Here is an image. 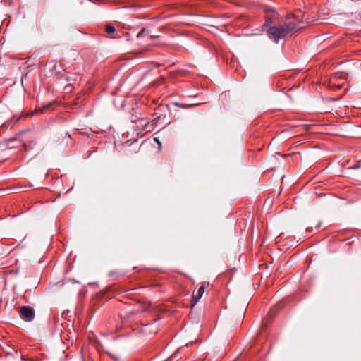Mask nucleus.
I'll return each mask as SVG.
<instances>
[{
    "mask_svg": "<svg viewBox=\"0 0 361 361\" xmlns=\"http://www.w3.org/2000/svg\"><path fill=\"white\" fill-rule=\"evenodd\" d=\"M267 35L269 39L275 43H278L280 39H283L286 35L282 25L270 27L267 30Z\"/></svg>",
    "mask_w": 361,
    "mask_h": 361,
    "instance_id": "obj_1",
    "label": "nucleus"
},
{
    "mask_svg": "<svg viewBox=\"0 0 361 361\" xmlns=\"http://www.w3.org/2000/svg\"><path fill=\"white\" fill-rule=\"evenodd\" d=\"M303 17V14H297L294 15V21H289L288 23H286L284 25H282V27L283 30L285 31V33L287 35L292 33L293 32L298 31L300 30L302 27L300 25V18Z\"/></svg>",
    "mask_w": 361,
    "mask_h": 361,
    "instance_id": "obj_2",
    "label": "nucleus"
},
{
    "mask_svg": "<svg viewBox=\"0 0 361 361\" xmlns=\"http://www.w3.org/2000/svg\"><path fill=\"white\" fill-rule=\"evenodd\" d=\"M18 312L20 318L25 322H32L35 317V310L30 306L20 307Z\"/></svg>",
    "mask_w": 361,
    "mask_h": 361,
    "instance_id": "obj_3",
    "label": "nucleus"
},
{
    "mask_svg": "<svg viewBox=\"0 0 361 361\" xmlns=\"http://www.w3.org/2000/svg\"><path fill=\"white\" fill-rule=\"evenodd\" d=\"M204 290H205V286H201L198 288L197 292H193V293H192V306H194L199 301V300L202 298Z\"/></svg>",
    "mask_w": 361,
    "mask_h": 361,
    "instance_id": "obj_4",
    "label": "nucleus"
},
{
    "mask_svg": "<svg viewBox=\"0 0 361 361\" xmlns=\"http://www.w3.org/2000/svg\"><path fill=\"white\" fill-rule=\"evenodd\" d=\"M105 31L108 34H112L115 32V27L111 25H106L105 26Z\"/></svg>",
    "mask_w": 361,
    "mask_h": 361,
    "instance_id": "obj_5",
    "label": "nucleus"
},
{
    "mask_svg": "<svg viewBox=\"0 0 361 361\" xmlns=\"http://www.w3.org/2000/svg\"><path fill=\"white\" fill-rule=\"evenodd\" d=\"M174 105H175L176 106L179 107V108L185 109V108H187V107H188V106H195V105H197V104H194L187 105V104H184L179 103V102H175V103H174Z\"/></svg>",
    "mask_w": 361,
    "mask_h": 361,
    "instance_id": "obj_6",
    "label": "nucleus"
},
{
    "mask_svg": "<svg viewBox=\"0 0 361 361\" xmlns=\"http://www.w3.org/2000/svg\"><path fill=\"white\" fill-rule=\"evenodd\" d=\"M145 29H142L138 34H137V37H140L141 36H143L145 33Z\"/></svg>",
    "mask_w": 361,
    "mask_h": 361,
    "instance_id": "obj_7",
    "label": "nucleus"
},
{
    "mask_svg": "<svg viewBox=\"0 0 361 361\" xmlns=\"http://www.w3.org/2000/svg\"><path fill=\"white\" fill-rule=\"evenodd\" d=\"M50 106H51V104H49L47 106H44L43 108L40 109H39L40 112H42V113L45 109L49 108Z\"/></svg>",
    "mask_w": 361,
    "mask_h": 361,
    "instance_id": "obj_8",
    "label": "nucleus"
},
{
    "mask_svg": "<svg viewBox=\"0 0 361 361\" xmlns=\"http://www.w3.org/2000/svg\"><path fill=\"white\" fill-rule=\"evenodd\" d=\"M131 7L133 9H134L135 11H136V10L140 8L139 6H132Z\"/></svg>",
    "mask_w": 361,
    "mask_h": 361,
    "instance_id": "obj_9",
    "label": "nucleus"
},
{
    "mask_svg": "<svg viewBox=\"0 0 361 361\" xmlns=\"http://www.w3.org/2000/svg\"><path fill=\"white\" fill-rule=\"evenodd\" d=\"M265 11L266 12H268V11L274 12V9H266Z\"/></svg>",
    "mask_w": 361,
    "mask_h": 361,
    "instance_id": "obj_10",
    "label": "nucleus"
},
{
    "mask_svg": "<svg viewBox=\"0 0 361 361\" xmlns=\"http://www.w3.org/2000/svg\"><path fill=\"white\" fill-rule=\"evenodd\" d=\"M157 36H152V38H156Z\"/></svg>",
    "mask_w": 361,
    "mask_h": 361,
    "instance_id": "obj_11",
    "label": "nucleus"
}]
</instances>
